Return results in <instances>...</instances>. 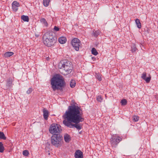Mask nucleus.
<instances>
[{
    "mask_svg": "<svg viewBox=\"0 0 158 158\" xmlns=\"http://www.w3.org/2000/svg\"><path fill=\"white\" fill-rule=\"evenodd\" d=\"M95 76L96 78L98 79L99 81H101L102 80L101 77V75L100 73H96L95 74Z\"/></svg>",
    "mask_w": 158,
    "mask_h": 158,
    "instance_id": "nucleus-19",
    "label": "nucleus"
},
{
    "mask_svg": "<svg viewBox=\"0 0 158 158\" xmlns=\"http://www.w3.org/2000/svg\"><path fill=\"white\" fill-rule=\"evenodd\" d=\"M121 140L122 138L116 134L112 135L110 139L111 144L114 146L117 145Z\"/></svg>",
    "mask_w": 158,
    "mask_h": 158,
    "instance_id": "nucleus-8",
    "label": "nucleus"
},
{
    "mask_svg": "<svg viewBox=\"0 0 158 158\" xmlns=\"http://www.w3.org/2000/svg\"><path fill=\"white\" fill-rule=\"evenodd\" d=\"M14 81V78L10 77L6 81V89L9 88L11 87L13 84V82Z\"/></svg>",
    "mask_w": 158,
    "mask_h": 158,
    "instance_id": "nucleus-9",
    "label": "nucleus"
},
{
    "mask_svg": "<svg viewBox=\"0 0 158 158\" xmlns=\"http://www.w3.org/2000/svg\"><path fill=\"white\" fill-rule=\"evenodd\" d=\"M0 139L4 140L6 139V137H5L3 132L1 131H0Z\"/></svg>",
    "mask_w": 158,
    "mask_h": 158,
    "instance_id": "nucleus-24",
    "label": "nucleus"
},
{
    "mask_svg": "<svg viewBox=\"0 0 158 158\" xmlns=\"http://www.w3.org/2000/svg\"><path fill=\"white\" fill-rule=\"evenodd\" d=\"M71 44L73 48L77 51L79 50L80 48H81V42L77 38H73L71 41Z\"/></svg>",
    "mask_w": 158,
    "mask_h": 158,
    "instance_id": "nucleus-7",
    "label": "nucleus"
},
{
    "mask_svg": "<svg viewBox=\"0 0 158 158\" xmlns=\"http://www.w3.org/2000/svg\"><path fill=\"white\" fill-rule=\"evenodd\" d=\"M76 84V81L73 80H71L70 83V86L71 88L74 87Z\"/></svg>",
    "mask_w": 158,
    "mask_h": 158,
    "instance_id": "nucleus-18",
    "label": "nucleus"
},
{
    "mask_svg": "<svg viewBox=\"0 0 158 158\" xmlns=\"http://www.w3.org/2000/svg\"><path fill=\"white\" fill-rule=\"evenodd\" d=\"M101 32L99 30L96 31H93L92 33V35L95 37H97L99 35H100Z\"/></svg>",
    "mask_w": 158,
    "mask_h": 158,
    "instance_id": "nucleus-13",
    "label": "nucleus"
},
{
    "mask_svg": "<svg viewBox=\"0 0 158 158\" xmlns=\"http://www.w3.org/2000/svg\"><path fill=\"white\" fill-rule=\"evenodd\" d=\"M81 111L80 107L75 105L69 106L62 116L64 119L63 121V124L70 128L75 127L78 130H81V127L78 123L84 120Z\"/></svg>",
    "mask_w": 158,
    "mask_h": 158,
    "instance_id": "nucleus-1",
    "label": "nucleus"
},
{
    "mask_svg": "<svg viewBox=\"0 0 158 158\" xmlns=\"http://www.w3.org/2000/svg\"><path fill=\"white\" fill-rule=\"evenodd\" d=\"M92 53L95 56H96L98 54L96 49L95 48H93L91 50Z\"/></svg>",
    "mask_w": 158,
    "mask_h": 158,
    "instance_id": "nucleus-25",
    "label": "nucleus"
},
{
    "mask_svg": "<svg viewBox=\"0 0 158 158\" xmlns=\"http://www.w3.org/2000/svg\"><path fill=\"white\" fill-rule=\"evenodd\" d=\"M12 5H14L17 7H19L20 5L19 3L18 2L16 1H14L12 3Z\"/></svg>",
    "mask_w": 158,
    "mask_h": 158,
    "instance_id": "nucleus-29",
    "label": "nucleus"
},
{
    "mask_svg": "<svg viewBox=\"0 0 158 158\" xmlns=\"http://www.w3.org/2000/svg\"><path fill=\"white\" fill-rule=\"evenodd\" d=\"M21 19L24 21L28 22L29 21V18L28 16L23 15L21 17Z\"/></svg>",
    "mask_w": 158,
    "mask_h": 158,
    "instance_id": "nucleus-16",
    "label": "nucleus"
},
{
    "mask_svg": "<svg viewBox=\"0 0 158 158\" xmlns=\"http://www.w3.org/2000/svg\"><path fill=\"white\" fill-rule=\"evenodd\" d=\"M23 154L24 156H27L29 154L27 150H25L23 151Z\"/></svg>",
    "mask_w": 158,
    "mask_h": 158,
    "instance_id": "nucleus-31",
    "label": "nucleus"
},
{
    "mask_svg": "<svg viewBox=\"0 0 158 158\" xmlns=\"http://www.w3.org/2000/svg\"><path fill=\"white\" fill-rule=\"evenodd\" d=\"M64 139L66 142H69L70 140V137L69 135L68 134H65L64 135Z\"/></svg>",
    "mask_w": 158,
    "mask_h": 158,
    "instance_id": "nucleus-15",
    "label": "nucleus"
},
{
    "mask_svg": "<svg viewBox=\"0 0 158 158\" xmlns=\"http://www.w3.org/2000/svg\"><path fill=\"white\" fill-rule=\"evenodd\" d=\"M50 2V0H43V4L45 6L47 7L48 6Z\"/></svg>",
    "mask_w": 158,
    "mask_h": 158,
    "instance_id": "nucleus-21",
    "label": "nucleus"
},
{
    "mask_svg": "<svg viewBox=\"0 0 158 158\" xmlns=\"http://www.w3.org/2000/svg\"><path fill=\"white\" fill-rule=\"evenodd\" d=\"M43 112L44 119L46 120H47L49 114V112L48 111L46 110L45 108H44L43 110Z\"/></svg>",
    "mask_w": 158,
    "mask_h": 158,
    "instance_id": "nucleus-11",
    "label": "nucleus"
},
{
    "mask_svg": "<svg viewBox=\"0 0 158 158\" xmlns=\"http://www.w3.org/2000/svg\"><path fill=\"white\" fill-rule=\"evenodd\" d=\"M146 73L145 72H144L142 74L141 78L144 80L146 78Z\"/></svg>",
    "mask_w": 158,
    "mask_h": 158,
    "instance_id": "nucleus-34",
    "label": "nucleus"
},
{
    "mask_svg": "<svg viewBox=\"0 0 158 158\" xmlns=\"http://www.w3.org/2000/svg\"><path fill=\"white\" fill-rule=\"evenodd\" d=\"M12 6L13 10L15 12H16L18 10V7L15 6L14 5H12Z\"/></svg>",
    "mask_w": 158,
    "mask_h": 158,
    "instance_id": "nucleus-32",
    "label": "nucleus"
},
{
    "mask_svg": "<svg viewBox=\"0 0 158 158\" xmlns=\"http://www.w3.org/2000/svg\"><path fill=\"white\" fill-rule=\"evenodd\" d=\"M33 89L31 87L30 88L28 89V90L27 91V94H30L33 91Z\"/></svg>",
    "mask_w": 158,
    "mask_h": 158,
    "instance_id": "nucleus-33",
    "label": "nucleus"
},
{
    "mask_svg": "<svg viewBox=\"0 0 158 158\" xmlns=\"http://www.w3.org/2000/svg\"><path fill=\"white\" fill-rule=\"evenodd\" d=\"M137 50V48H136L135 45L134 44H132L131 46V51L132 52H135Z\"/></svg>",
    "mask_w": 158,
    "mask_h": 158,
    "instance_id": "nucleus-23",
    "label": "nucleus"
},
{
    "mask_svg": "<svg viewBox=\"0 0 158 158\" xmlns=\"http://www.w3.org/2000/svg\"><path fill=\"white\" fill-rule=\"evenodd\" d=\"M14 54L12 52H7L4 54V56L5 58H8L13 55Z\"/></svg>",
    "mask_w": 158,
    "mask_h": 158,
    "instance_id": "nucleus-14",
    "label": "nucleus"
},
{
    "mask_svg": "<svg viewBox=\"0 0 158 158\" xmlns=\"http://www.w3.org/2000/svg\"><path fill=\"white\" fill-rule=\"evenodd\" d=\"M51 85L53 91L56 90L61 91L65 85V83L62 76L57 74L51 79Z\"/></svg>",
    "mask_w": 158,
    "mask_h": 158,
    "instance_id": "nucleus-2",
    "label": "nucleus"
},
{
    "mask_svg": "<svg viewBox=\"0 0 158 158\" xmlns=\"http://www.w3.org/2000/svg\"><path fill=\"white\" fill-rule=\"evenodd\" d=\"M44 44L48 47L54 46L57 41V38L52 32H46L43 36Z\"/></svg>",
    "mask_w": 158,
    "mask_h": 158,
    "instance_id": "nucleus-3",
    "label": "nucleus"
},
{
    "mask_svg": "<svg viewBox=\"0 0 158 158\" xmlns=\"http://www.w3.org/2000/svg\"><path fill=\"white\" fill-rule=\"evenodd\" d=\"M132 118L133 121L135 122H137L139 119V117L135 115L133 116Z\"/></svg>",
    "mask_w": 158,
    "mask_h": 158,
    "instance_id": "nucleus-28",
    "label": "nucleus"
},
{
    "mask_svg": "<svg viewBox=\"0 0 158 158\" xmlns=\"http://www.w3.org/2000/svg\"><path fill=\"white\" fill-rule=\"evenodd\" d=\"M127 100L125 99H122L121 101V103L123 106H124L127 104Z\"/></svg>",
    "mask_w": 158,
    "mask_h": 158,
    "instance_id": "nucleus-26",
    "label": "nucleus"
},
{
    "mask_svg": "<svg viewBox=\"0 0 158 158\" xmlns=\"http://www.w3.org/2000/svg\"><path fill=\"white\" fill-rule=\"evenodd\" d=\"M53 30L54 31H57L59 30V28L55 26Z\"/></svg>",
    "mask_w": 158,
    "mask_h": 158,
    "instance_id": "nucleus-35",
    "label": "nucleus"
},
{
    "mask_svg": "<svg viewBox=\"0 0 158 158\" xmlns=\"http://www.w3.org/2000/svg\"><path fill=\"white\" fill-rule=\"evenodd\" d=\"M59 42L61 44H64L66 41V38L64 37H61L59 38Z\"/></svg>",
    "mask_w": 158,
    "mask_h": 158,
    "instance_id": "nucleus-12",
    "label": "nucleus"
},
{
    "mask_svg": "<svg viewBox=\"0 0 158 158\" xmlns=\"http://www.w3.org/2000/svg\"><path fill=\"white\" fill-rule=\"evenodd\" d=\"M75 158H82L83 157V152L80 150H77L74 154Z\"/></svg>",
    "mask_w": 158,
    "mask_h": 158,
    "instance_id": "nucleus-10",
    "label": "nucleus"
},
{
    "mask_svg": "<svg viewBox=\"0 0 158 158\" xmlns=\"http://www.w3.org/2000/svg\"><path fill=\"white\" fill-rule=\"evenodd\" d=\"M60 72L64 75L70 73L73 69L71 63L67 60H64L60 62L59 65Z\"/></svg>",
    "mask_w": 158,
    "mask_h": 158,
    "instance_id": "nucleus-4",
    "label": "nucleus"
},
{
    "mask_svg": "<svg viewBox=\"0 0 158 158\" xmlns=\"http://www.w3.org/2000/svg\"><path fill=\"white\" fill-rule=\"evenodd\" d=\"M135 23L137 26V27L139 28H140L141 27V25L139 20L138 19H136L135 20Z\"/></svg>",
    "mask_w": 158,
    "mask_h": 158,
    "instance_id": "nucleus-17",
    "label": "nucleus"
},
{
    "mask_svg": "<svg viewBox=\"0 0 158 158\" xmlns=\"http://www.w3.org/2000/svg\"><path fill=\"white\" fill-rule=\"evenodd\" d=\"M62 136L59 134L52 135L51 137L52 144L56 147H60L62 145Z\"/></svg>",
    "mask_w": 158,
    "mask_h": 158,
    "instance_id": "nucleus-5",
    "label": "nucleus"
},
{
    "mask_svg": "<svg viewBox=\"0 0 158 158\" xmlns=\"http://www.w3.org/2000/svg\"><path fill=\"white\" fill-rule=\"evenodd\" d=\"M151 77V76L149 75L148 77L147 78L146 77L144 80L147 83H149L150 81Z\"/></svg>",
    "mask_w": 158,
    "mask_h": 158,
    "instance_id": "nucleus-30",
    "label": "nucleus"
},
{
    "mask_svg": "<svg viewBox=\"0 0 158 158\" xmlns=\"http://www.w3.org/2000/svg\"><path fill=\"white\" fill-rule=\"evenodd\" d=\"M5 150L3 144L2 142H0V152L2 153Z\"/></svg>",
    "mask_w": 158,
    "mask_h": 158,
    "instance_id": "nucleus-22",
    "label": "nucleus"
},
{
    "mask_svg": "<svg viewBox=\"0 0 158 158\" xmlns=\"http://www.w3.org/2000/svg\"><path fill=\"white\" fill-rule=\"evenodd\" d=\"M62 129L61 126L58 124L52 123L49 128L50 132L53 135H56V133H60Z\"/></svg>",
    "mask_w": 158,
    "mask_h": 158,
    "instance_id": "nucleus-6",
    "label": "nucleus"
},
{
    "mask_svg": "<svg viewBox=\"0 0 158 158\" xmlns=\"http://www.w3.org/2000/svg\"><path fill=\"white\" fill-rule=\"evenodd\" d=\"M103 98L102 97L101 95H98V96H97L96 98L97 100L99 102H102V100H103Z\"/></svg>",
    "mask_w": 158,
    "mask_h": 158,
    "instance_id": "nucleus-27",
    "label": "nucleus"
},
{
    "mask_svg": "<svg viewBox=\"0 0 158 158\" xmlns=\"http://www.w3.org/2000/svg\"><path fill=\"white\" fill-rule=\"evenodd\" d=\"M40 21L45 26L47 27L48 23L45 19L44 18H42L40 19Z\"/></svg>",
    "mask_w": 158,
    "mask_h": 158,
    "instance_id": "nucleus-20",
    "label": "nucleus"
}]
</instances>
